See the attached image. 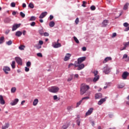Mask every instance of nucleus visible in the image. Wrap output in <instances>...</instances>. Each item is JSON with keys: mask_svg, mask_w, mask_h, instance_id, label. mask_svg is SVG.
Instances as JSON below:
<instances>
[{"mask_svg": "<svg viewBox=\"0 0 129 129\" xmlns=\"http://www.w3.org/2000/svg\"><path fill=\"white\" fill-rule=\"evenodd\" d=\"M78 77H79V75L78 74H76L75 75V78H78Z\"/></svg>", "mask_w": 129, "mask_h": 129, "instance_id": "nucleus-62", "label": "nucleus"}, {"mask_svg": "<svg viewBox=\"0 0 129 129\" xmlns=\"http://www.w3.org/2000/svg\"><path fill=\"white\" fill-rule=\"evenodd\" d=\"M49 27H50V28H53V27H54V26H55V22H54L53 21H51L49 23Z\"/></svg>", "mask_w": 129, "mask_h": 129, "instance_id": "nucleus-25", "label": "nucleus"}, {"mask_svg": "<svg viewBox=\"0 0 129 129\" xmlns=\"http://www.w3.org/2000/svg\"><path fill=\"white\" fill-rule=\"evenodd\" d=\"M3 71L6 73V74H9V72L11 71V68L9 67H4L3 68Z\"/></svg>", "mask_w": 129, "mask_h": 129, "instance_id": "nucleus-7", "label": "nucleus"}, {"mask_svg": "<svg viewBox=\"0 0 129 129\" xmlns=\"http://www.w3.org/2000/svg\"><path fill=\"white\" fill-rule=\"evenodd\" d=\"M36 25V22H33L31 23H30V25L31 27H34V26Z\"/></svg>", "mask_w": 129, "mask_h": 129, "instance_id": "nucleus-45", "label": "nucleus"}, {"mask_svg": "<svg viewBox=\"0 0 129 129\" xmlns=\"http://www.w3.org/2000/svg\"><path fill=\"white\" fill-rule=\"evenodd\" d=\"M102 97V94L100 93H96L95 96V99H99Z\"/></svg>", "mask_w": 129, "mask_h": 129, "instance_id": "nucleus-12", "label": "nucleus"}, {"mask_svg": "<svg viewBox=\"0 0 129 129\" xmlns=\"http://www.w3.org/2000/svg\"><path fill=\"white\" fill-rule=\"evenodd\" d=\"M111 60V57H106L103 61V64L106 63V62H108V61H110Z\"/></svg>", "mask_w": 129, "mask_h": 129, "instance_id": "nucleus-18", "label": "nucleus"}, {"mask_svg": "<svg viewBox=\"0 0 129 129\" xmlns=\"http://www.w3.org/2000/svg\"><path fill=\"white\" fill-rule=\"evenodd\" d=\"M26 66H27V67H30L31 66V62L28 61L26 63Z\"/></svg>", "mask_w": 129, "mask_h": 129, "instance_id": "nucleus-44", "label": "nucleus"}, {"mask_svg": "<svg viewBox=\"0 0 129 129\" xmlns=\"http://www.w3.org/2000/svg\"><path fill=\"white\" fill-rule=\"evenodd\" d=\"M36 20V17L35 16H32L29 21H35Z\"/></svg>", "mask_w": 129, "mask_h": 129, "instance_id": "nucleus-37", "label": "nucleus"}, {"mask_svg": "<svg viewBox=\"0 0 129 129\" xmlns=\"http://www.w3.org/2000/svg\"><path fill=\"white\" fill-rule=\"evenodd\" d=\"M107 24H108V20H104L103 23H102V24L103 25V26H104L105 27L106 26H107Z\"/></svg>", "mask_w": 129, "mask_h": 129, "instance_id": "nucleus-26", "label": "nucleus"}, {"mask_svg": "<svg viewBox=\"0 0 129 129\" xmlns=\"http://www.w3.org/2000/svg\"><path fill=\"white\" fill-rule=\"evenodd\" d=\"M25 71L26 72H29L30 71V69L27 67H25Z\"/></svg>", "mask_w": 129, "mask_h": 129, "instance_id": "nucleus-52", "label": "nucleus"}, {"mask_svg": "<svg viewBox=\"0 0 129 129\" xmlns=\"http://www.w3.org/2000/svg\"><path fill=\"white\" fill-rule=\"evenodd\" d=\"M123 26H124V27H128L129 24H128V23L125 22V23H124L123 24Z\"/></svg>", "mask_w": 129, "mask_h": 129, "instance_id": "nucleus-50", "label": "nucleus"}, {"mask_svg": "<svg viewBox=\"0 0 129 129\" xmlns=\"http://www.w3.org/2000/svg\"><path fill=\"white\" fill-rule=\"evenodd\" d=\"M73 65H74L75 67H78V70H82V69H83L85 67V66L83 63H74V64L71 63L69 65V68H70Z\"/></svg>", "mask_w": 129, "mask_h": 129, "instance_id": "nucleus-2", "label": "nucleus"}, {"mask_svg": "<svg viewBox=\"0 0 129 129\" xmlns=\"http://www.w3.org/2000/svg\"><path fill=\"white\" fill-rule=\"evenodd\" d=\"M76 25H78V23H79V18H76L75 20Z\"/></svg>", "mask_w": 129, "mask_h": 129, "instance_id": "nucleus-41", "label": "nucleus"}, {"mask_svg": "<svg viewBox=\"0 0 129 129\" xmlns=\"http://www.w3.org/2000/svg\"><path fill=\"white\" fill-rule=\"evenodd\" d=\"M113 38H114V37H116V33H113L112 34V36Z\"/></svg>", "mask_w": 129, "mask_h": 129, "instance_id": "nucleus-58", "label": "nucleus"}, {"mask_svg": "<svg viewBox=\"0 0 129 129\" xmlns=\"http://www.w3.org/2000/svg\"><path fill=\"white\" fill-rule=\"evenodd\" d=\"M48 15V13L47 12H44L41 13V14L39 17V19H43L46 17V15Z\"/></svg>", "mask_w": 129, "mask_h": 129, "instance_id": "nucleus-15", "label": "nucleus"}, {"mask_svg": "<svg viewBox=\"0 0 129 129\" xmlns=\"http://www.w3.org/2000/svg\"><path fill=\"white\" fill-rule=\"evenodd\" d=\"M15 64H16V61H13L12 63L11 64V66H12L13 69H15V68H16Z\"/></svg>", "mask_w": 129, "mask_h": 129, "instance_id": "nucleus-29", "label": "nucleus"}, {"mask_svg": "<svg viewBox=\"0 0 129 129\" xmlns=\"http://www.w3.org/2000/svg\"><path fill=\"white\" fill-rule=\"evenodd\" d=\"M57 98H58V97L57 96V95H54V96H53V99H54V100H56Z\"/></svg>", "mask_w": 129, "mask_h": 129, "instance_id": "nucleus-59", "label": "nucleus"}, {"mask_svg": "<svg viewBox=\"0 0 129 129\" xmlns=\"http://www.w3.org/2000/svg\"><path fill=\"white\" fill-rule=\"evenodd\" d=\"M70 57H71V54L70 53H67L64 58V61H68L70 59Z\"/></svg>", "mask_w": 129, "mask_h": 129, "instance_id": "nucleus-17", "label": "nucleus"}, {"mask_svg": "<svg viewBox=\"0 0 129 129\" xmlns=\"http://www.w3.org/2000/svg\"><path fill=\"white\" fill-rule=\"evenodd\" d=\"M71 80H72V78H69L68 79V82L71 81Z\"/></svg>", "mask_w": 129, "mask_h": 129, "instance_id": "nucleus-63", "label": "nucleus"}, {"mask_svg": "<svg viewBox=\"0 0 129 129\" xmlns=\"http://www.w3.org/2000/svg\"><path fill=\"white\" fill-rule=\"evenodd\" d=\"M4 22L5 23H10V22H11V19L6 18V19H5Z\"/></svg>", "mask_w": 129, "mask_h": 129, "instance_id": "nucleus-35", "label": "nucleus"}, {"mask_svg": "<svg viewBox=\"0 0 129 129\" xmlns=\"http://www.w3.org/2000/svg\"><path fill=\"white\" fill-rule=\"evenodd\" d=\"M36 47L38 49H41L42 48V46L39 44L38 45H36Z\"/></svg>", "mask_w": 129, "mask_h": 129, "instance_id": "nucleus-54", "label": "nucleus"}, {"mask_svg": "<svg viewBox=\"0 0 129 129\" xmlns=\"http://www.w3.org/2000/svg\"><path fill=\"white\" fill-rule=\"evenodd\" d=\"M93 74H94V76H97V74H98V71H94L93 72Z\"/></svg>", "mask_w": 129, "mask_h": 129, "instance_id": "nucleus-40", "label": "nucleus"}, {"mask_svg": "<svg viewBox=\"0 0 129 129\" xmlns=\"http://www.w3.org/2000/svg\"><path fill=\"white\" fill-rule=\"evenodd\" d=\"M37 56H38V57H43V54H42L41 53H37Z\"/></svg>", "mask_w": 129, "mask_h": 129, "instance_id": "nucleus-48", "label": "nucleus"}, {"mask_svg": "<svg viewBox=\"0 0 129 129\" xmlns=\"http://www.w3.org/2000/svg\"><path fill=\"white\" fill-rule=\"evenodd\" d=\"M5 103H6V102L4 99V97L2 95H0V104L3 105Z\"/></svg>", "mask_w": 129, "mask_h": 129, "instance_id": "nucleus-16", "label": "nucleus"}, {"mask_svg": "<svg viewBox=\"0 0 129 129\" xmlns=\"http://www.w3.org/2000/svg\"><path fill=\"white\" fill-rule=\"evenodd\" d=\"M21 27V24H15L13 25V27H12V31H16L18 28H20Z\"/></svg>", "mask_w": 129, "mask_h": 129, "instance_id": "nucleus-10", "label": "nucleus"}, {"mask_svg": "<svg viewBox=\"0 0 129 129\" xmlns=\"http://www.w3.org/2000/svg\"><path fill=\"white\" fill-rule=\"evenodd\" d=\"M124 87V84H121L118 85L117 88H123Z\"/></svg>", "mask_w": 129, "mask_h": 129, "instance_id": "nucleus-31", "label": "nucleus"}, {"mask_svg": "<svg viewBox=\"0 0 129 129\" xmlns=\"http://www.w3.org/2000/svg\"><path fill=\"white\" fill-rule=\"evenodd\" d=\"M82 50H83V51H86V48L85 47H83L82 48Z\"/></svg>", "mask_w": 129, "mask_h": 129, "instance_id": "nucleus-64", "label": "nucleus"}, {"mask_svg": "<svg viewBox=\"0 0 129 129\" xmlns=\"http://www.w3.org/2000/svg\"><path fill=\"white\" fill-rule=\"evenodd\" d=\"M38 102H39V100L38 99H34L33 102V105H34V106H36V105L38 104Z\"/></svg>", "mask_w": 129, "mask_h": 129, "instance_id": "nucleus-20", "label": "nucleus"}, {"mask_svg": "<svg viewBox=\"0 0 129 129\" xmlns=\"http://www.w3.org/2000/svg\"><path fill=\"white\" fill-rule=\"evenodd\" d=\"M124 31H125V32H127V31H129V26L128 27L124 29Z\"/></svg>", "mask_w": 129, "mask_h": 129, "instance_id": "nucleus-60", "label": "nucleus"}, {"mask_svg": "<svg viewBox=\"0 0 129 129\" xmlns=\"http://www.w3.org/2000/svg\"><path fill=\"white\" fill-rule=\"evenodd\" d=\"M129 73L127 72H124L123 73L122 75V79L125 80L127 78V76H128Z\"/></svg>", "mask_w": 129, "mask_h": 129, "instance_id": "nucleus-9", "label": "nucleus"}, {"mask_svg": "<svg viewBox=\"0 0 129 129\" xmlns=\"http://www.w3.org/2000/svg\"><path fill=\"white\" fill-rule=\"evenodd\" d=\"M7 45H8V46H10L12 45V44H13V41H12V40H9L8 42H7Z\"/></svg>", "mask_w": 129, "mask_h": 129, "instance_id": "nucleus-36", "label": "nucleus"}, {"mask_svg": "<svg viewBox=\"0 0 129 129\" xmlns=\"http://www.w3.org/2000/svg\"><path fill=\"white\" fill-rule=\"evenodd\" d=\"M22 7L23 8H26L27 7V5H26V4L23 3Z\"/></svg>", "mask_w": 129, "mask_h": 129, "instance_id": "nucleus-61", "label": "nucleus"}, {"mask_svg": "<svg viewBox=\"0 0 129 129\" xmlns=\"http://www.w3.org/2000/svg\"><path fill=\"white\" fill-rule=\"evenodd\" d=\"M106 98H107V97H105V98L101 99L98 102V105H101L103 102H105V101H106Z\"/></svg>", "mask_w": 129, "mask_h": 129, "instance_id": "nucleus-11", "label": "nucleus"}, {"mask_svg": "<svg viewBox=\"0 0 129 129\" xmlns=\"http://www.w3.org/2000/svg\"><path fill=\"white\" fill-rule=\"evenodd\" d=\"M15 60L19 65H23V60L20 57H15Z\"/></svg>", "mask_w": 129, "mask_h": 129, "instance_id": "nucleus-6", "label": "nucleus"}, {"mask_svg": "<svg viewBox=\"0 0 129 129\" xmlns=\"http://www.w3.org/2000/svg\"><path fill=\"white\" fill-rule=\"evenodd\" d=\"M67 109L68 111H71L73 109V105L69 106L67 107Z\"/></svg>", "mask_w": 129, "mask_h": 129, "instance_id": "nucleus-22", "label": "nucleus"}, {"mask_svg": "<svg viewBox=\"0 0 129 129\" xmlns=\"http://www.w3.org/2000/svg\"><path fill=\"white\" fill-rule=\"evenodd\" d=\"M48 91L49 92H51L52 93H57L58 91H59V87L56 86H52L48 89Z\"/></svg>", "mask_w": 129, "mask_h": 129, "instance_id": "nucleus-3", "label": "nucleus"}, {"mask_svg": "<svg viewBox=\"0 0 129 129\" xmlns=\"http://www.w3.org/2000/svg\"><path fill=\"white\" fill-rule=\"evenodd\" d=\"M43 44H44V42H43V41H42V40H39V45H43Z\"/></svg>", "mask_w": 129, "mask_h": 129, "instance_id": "nucleus-55", "label": "nucleus"}, {"mask_svg": "<svg viewBox=\"0 0 129 129\" xmlns=\"http://www.w3.org/2000/svg\"><path fill=\"white\" fill-rule=\"evenodd\" d=\"M96 8H95V6H92L91 7V10H92V11H95V9H96Z\"/></svg>", "mask_w": 129, "mask_h": 129, "instance_id": "nucleus-42", "label": "nucleus"}, {"mask_svg": "<svg viewBox=\"0 0 129 129\" xmlns=\"http://www.w3.org/2000/svg\"><path fill=\"white\" fill-rule=\"evenodd\" d=\"M126 58H127V54H125L123 55V59H126Z\"/></svg>", "mask_w": 129, "mask_h": 129, "instance_id": "nucleus-51", "label": "nucleus"}, {"mask_svg": "<svg viewBox=\"0 0 129 129\" xmlns=\"http://www.w3.org/2000/svg\"><path fill=\"white\" fill-rule=\"evenodd\" d=\"M52 19H54V16H53L52 15H50L49 17L50 21H52Z\"/></svg>", "mask_w": 129, "mask_h": 129, "instance_id": "nucleus-56", "label": "nucleus"}, {"mask_svg": "<svg viewBox=\"0 0 129 129\" xmlns=\"http://www.w3.org/2000/svg\"><path fill=\"white\" fill-rule=\"evenodd\" d=\"M81 121V119H80L79 118L77 120V123L78 125H79V126L80 125Z\"/></svg>", "mask_w": 129, "mask_h": 129, "instance_id": "nucleus-38", "label": "nucleus"}, {"mask_svg": "<svg viewBox=\"0 0 129 129\" xmlns=\"http://www.w3.org/2000/svg\"><path fill=\"white\" fill-rule=\"evenodd\" d=\"M19 102V99L16 98L11 103V105L13 106L14 105H16Z\"/></svg>", "mask_w": 129, "mask_h": 129, "instance_id": "nucleus-14", "label": "nucleus"}, {"mask_svg": "<svg viewBox=\"0 0 129 129\" xmlns=\"http://www.w3.org/2000/svg\"><path fill=\"white\" fill-rule=\"evenodd\" d=\"M93 108H90L88 111L86 113L85 117L88 116V115H90L92 112H93Z\"/></svg>", "mask_w": 129, "mask_h": 129, "instance_id": "nucleus-8", "label": "nucleus"}, {"mask_svg": "<svg viewBox=\"0 0 129 129\" xmlns=\"http://www.w3.org/2000/svg\"><path fill=\"white\" fill-rule=\"evenodd\" d=\"M10 126V123H5V124L4 125L2 126V129H7V128H9Z\"/></svg>", "mask_w": 129, "mask_h": 129, "instance_id": "nucleus-19", "label": "nucleus"}, {"mask_svg": "<svg viewBox=\"0 0 129 129\" xmlns=\"http://www.w3.org/2000/svg\"><path fill=\"white\" fill-rule=\"evenodd\" d=\"M4 41H5V37L2 36L0 37V44H3V43H4Z\"/></svg>", "mask_w": 129, "mask_h": 129, "instance_id": "nucleus-27", "label": "nucleus"}, {"mask_svg": "<svg viewBox=\"0 0 129 129\" xmlns=\"http://www.w3.org/2000/svg\"><path fill=\"white\" fill-rule=\"evenodd\" d=\"M128 46V44H127V43H125L124 44V49H126V47Z\"/></svg>", "mask_w": 129, "mask_h": 129, "instance_id": "nucleus-57", "label": "nucleus"}, {"mask_svg": "<svg viewBox=\"0 0 129 129\" xmlns=\"http://www.w3.org/2000/svg\"><path fill=\"white\" fill-rule=\"evenodd\" d=\"M74 40H75L76 43H77V44H79V40H78V39H77V38L75 36L74 37Z\"/></svg>", "mask_w": 129, "mask_h": 129, "instance_id": "nucleus-34", "label": "nucleus"}, {"mask_svg": "<svg viewBox=\"0 0 129 129\" xmlns=\"http://www.w3.org/2000/svg\"><path fill=\"white\" fill-rule=\"evenodd\" d=\"M43 35L45 37H48L49 36V34L47 32L44 33Z\"/></svg>", "mask_w": 129, "mask_h": 129, "instance_id": "nucleus-53", "label": "nucleus"}, {"mask_svg": "<svg viewBox=\"0 0 129 129\" xmlns=\"http://www.w3.org/2000/svg\"><path fill=\"white\" fill-rule=\"evenodd\" d=\"M52 47H53V48H59L61 47V43L54 42L52 44Z\"/></svg>", "mask_w": 129, "mask_h": 129, "instance_id": "nucleus-13", "label": "nucleus"}, {"mask_svg": "<svg viewBox=\"0 0 129 129\" xmlns=\"http://www.w3.org/2000/svg\"><path fill=\"white\" fill-rule=\"evenodd\" d=\"M20 16L22 17V18H25L26 17V15L22 12H20Z\"/></svg>", "mask_w": 129, "mask_h": 129, "instance_id": "nucleus-39", "label": "nucleus"}, {"mask_svg": "<svg viewBox=\"0 0 129 129\" xmlns=\"http://www.w3.org/2000/svg\"><path fill=\"white\" fill-rule=\"evenodd\" d=\"M85 99H89V97H88V96L84 97L82 98V99L81 100H82V101H83V100H84Z\"/></svg>", "mask_w": 129, "mask_h": 129, "instance_id": "nucleus-46", "label": "nucleus"}, {"mask_svg": "<svg viewBox=\"0 0 129 129\" xmlns=\"http://www.w3.org/2000/svg\"><path fill=\"white\" fill-rule=\"evenodd\" d=\"M82 101H83L82 100H81L80 101L77 102L76 107H78L79 106V105H80V104H81V103H82Z\"/></svg>", "mask_w": 129, "mask_h": 129, "instance_id": "nucleus-33", "label": "nucleus"}, {"mask_svg": "<svg viewBox=\"0 0 129 129\" xmlns=\"http://www.w3.org/2000/svg\"><path fill=\"white\" fill-rule=\"evenodd\" d=\"M23 33H22V32L21 31H17L16 32L15 35L17 37H21V36H22Z\"/></svg>", "mask_w": 129, "mask_h": 129, "instance_id": "nucleus-21", "label": "nucleus"}, {"mask_svg": "<svg viewBox=\"0 0 129 129\" xmlns=\"http://www.w3.org/2000/svg\"><path fill=\"white\" fill-rule=\"evenodd\" d=\"M20 50H24V48H25V46L24 45H20L19 47Z\"/></svg>", "mask_w": 129, "mask_h": 129, "instance_id": "nucleus-43", "label": "nucleus"}, {"mask_svg": "<svg viewBox=\"0 0 129 129\" xmlns=\"http://www.w3.org/2000/svg\"><path fill=\"white\" fill-rule=\"evenodd\" d=\"M128 6H129V4L128 3H126L124 7H123V10H124L125 11L127 10L128 8Z\"/></svg>", "mask_w": 129, "mask_h": 129, "instance_id": "nucleus-24", "label": "nucleus"}, {"mask_svg": "<svg viewBox=\"0 0 129 129\" xmlns=\"http://www.w3.org/2000/svg\"><path fill=\"white\" fill-rule=\"evenodd\" d=\"M38 32L40 34V35H41V36H43V35L44 34V30H43V28H42L41 29H40L38 31Z\"/></svg>", "mask_w": 129, "mask_h": 129, "instance_id": "nucleus-28", "label": "nucleus"}, {"mask_svg": "<svg viewBox=\"0 0 129 129\" xmlns=\"http://www.w3.org/2000/svg\"><path fill=\"white\" fill-rule=\"evenodd\" d=\"M85 4H87V3L85 1H83V4H82V7H84V8H85V7H86V6L85 5Z\"/></svg>", "mask_w": 129, "mask_h": 129, "instance_id": "nucleus-47", "label": "nucleus"}, {"mask_svg": "<svg viewBox=\"0 0 129 129\" xmlns=\"http://www.w3.org/2000/svg\"><path fill=\"white\" fill-rule=\"evenodd\" d=\"M103 72L105 73V74H109L110 73V68H109L108 66H106V67H104Z\"/></svg>", "mask_w": 129, "mask_h": 129, "instance_id": "nucleus-5", "label": "nucleus"}, {"mask_svg": "<svg viewBox=\"0 0 129 129\" xmlns=\"http://www.w3.org/2000/svg\"><path fill=\"white\" fill-rule=\"evenodd\" d=\"M99 79V76H95V77L93 79V82H96V81H98Z\"/></svg>", "mask_w": 129, "mask_h": 129, "instance_id": "nucleus-23", "label": "nucleus"}, {"mask_svg": "<svg viewBox=\"0 0 129 129\" xmlns=\"http://www.w3.org/2000/svg\"><path fill=\"white\" fill-rule=\"evenodd\" d=\"M86 59V57L85 56L80 57L78 58V62H75V64H81L82 62H83L84 61H85Z\"/></svg>", "mask_w": 129, "mask_h": 129, "instance_id": "nucleus-4", "label": "nucleus"}, {"mask_svg": "<svg viewBox=\"0 0 129 129\" xmlns=\"http://www.w3.org/2000/svg\"><path fill=\"white\" fill-rule=\"evenodd\" d=\"M28 7L30 8V9H34V4L30 3L28 5Z\"/></svg>", "mask_w": 129, "mask_h": 129, "instance_id": "nucleus-30", "label": "nucleus"}, {"mask_svg": "<svg viewBox=\"0 0 129 129\" xmlns=\"http://www.w3.org/2000/svg\"><path fill=\"white\" fill-rule=\"evenodd\" d=\"M16 90H17V89L16 88V87H13L11 89V93H15V92H16Z\"/></svg>", "mask_w": 129, "mask_h": 129, "instance_id": "nucleus-32", "label": "nucleus"}, {"mask_svg": "<svg viewBox=\"0 0 129 129\" xmlns=\"http://www.w3.org/2000/svg\"><path fill=\"white\" fill-rule=\"evenodd\" d=\"M88 89H89V86L85 84H82L81 86V89H80L81 95H83V94L86 93L87 90H88Z\"/></svg>", "mask_w": 129, "mask_h": 129, "instance_id": "nucleus-1", "label": "nucleus"}, {"mask_svg": "<svg viewBox=\"0 0 129 129\" xmlns=\"http://www.w3.org/2000/svg\"><path fill=\"white\" fill-rule=\"evenodd\" d=\"M11 6L12 8H15V7H16V3H12Z\"/></svg>", "mask_w": 129, "mask_h": 129, "instance_id": "nucleus-49", "label": "nucleus"}]
</instances>
